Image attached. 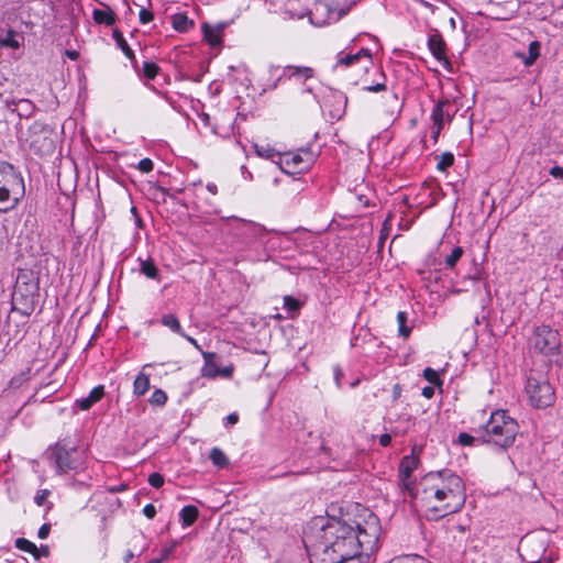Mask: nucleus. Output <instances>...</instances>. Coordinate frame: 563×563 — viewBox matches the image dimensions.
Segmentation results:
<instances>
[{
	"label": "nucleus",
	"mask_w": 563,
	"mask_h": 563,
	"mask_svg": "<svg viewBox=\"0 0 563 563\" xmlns=\"http://www.w3.org/2000/svg\"><path fill=\"white\" fill-rule=\"evenodd\" d=\"M416 498L422 503L428 519L438 520L463 508L465 484L449 468L429 472L419 482Z\"/></svg>",
	"instance_id": "f257e3e1"
},
{
	"label": "nucleus",
	"mask_w": 563,
	"mask_h": 563,
	"mask_svg": "<svg viewBox=\"0 0 563 563\" xmlns=\"http://www.w3.org/2000/svg\"><path fill=\"white\" fill-rule=\"evenodd\" d=\"M312 556L320 563H354L360 556V541L355 528L340 520H329L322 526L313 544Z\"/></svg>",
	"instance_id": "f03ea898"
},
{
	"label": "nucleus",
	"mask_w": 563,
	"mask_h": 563,
	"mask_svg": "<svg viewBox=\"0 0 563 563\" xmlns=\"http://www.w3.org/2000/svg\"><path fill=\"white\" fill-rule=\"evenodd\" d=\"M519 432L518 422L505 410H495L489 420L477 431L482 443L493 444L500 449L511 446Z\"/></svg>",
	"instance_id": "7ed1b4c3"
},
{
	"label": "nucleus",
	"mask_w": 563,
	"mask_h": 563,
	"mask_svg": "<svg viewBox=\"0 0 563 563\" xmlns=\"http://www.w3.org/2000/svg\"><path fill=\"white\" fill-rule=\"evenodd\" d=\"M40 298L38 275L30 269H19L12 294V308L23 316H30Z\"/></svg>",
	"instance_id": "20e7f679"
},
{
	"label": "nucleus",
	"mask_w": 563,
	"mask_h": 563,
	"mask_svg": "<svg viewBox=\"0 0 563 563\" xmlns=\"http://www.w3.org/2000/svg\"><path fill=\"white\" fill-rule=\"evenodd\" d=\"M23 187V179L9 163H0V211L7 212L18 205L16 190Z\"/></svg>",
	"instance_id": "39448f33"
},
{
	"label": "nucleus",
	"mask_w": 563,
	"mask_h": 563,
	"mask_svg": "<svg viewBox=\"0 0 563 563\" xmlns=\"http://www.w3.org/2000/svg\"><path fill=\"white\" fill-rule=\"evenodd\" d=\"M526 395L529 404L537 409L549 408L555 402V391L549 380L531 371L527 376Z\"/></svg>",
	"instance_id": "423d86ee"
},
{
	"label": "nucleus",
	"mask_w": 563,
	"mask_h": 563,
	"mask_svg": "<svg viewBox=\"0 0 563 563\" xmlns=\"http://www.w3.org/2000/svg\"><path fill=\"white\" fill-rule=\"evenodd\" d=\"M531 344L539 353L554 357L551 361L555 364L563 362V346L561 344L560 334L549 325L536 328L531 338Z\"/></svg>",
	"instance_id": "0eeeda50"
},
{
	"label": "nucleus",
	"mask_w": 563,
	"mask_h": 563,
	"mask_svg": "<svg viewBox=\"0 0 563 563\" xmlns=\"http://www.w3.org/2000/svg\"><path fill=\"white\" fill-rule=\"evenodd\" d=\"M354 528L360 541V555L362 553L369 555L376 551L379 539V527L377 523V518L373 516L371 520L366 522L365 527L357 525Z\"/></svg>",
	"instance_id": "6e6552de"
},
{
	"label": "nucleus",
	"mask_w": 563,
	"mask_h": 563,
	"mask_svg": "<svg viewBox=\"0 0 563 563\" xmlns=\"http://www.w3.org/2000/svg\"><path fill=\"white\" fill-rule=\"evenodd\" d=\"M313 162L310 150L303 148L296 153H285L280 156L282 169L286 173H300L307 169Z\"/></svg>",
	"instance_id": "1a4fd4ad"
},
{
	"label": "nucleus",
	"mask_w": 563,
	"mask_h": 563,
	"mask_svg": "<svg viewBox=\"0 0 563 563\" xmlns=\"http://www.w3.org/2000/svg\"><path fill=\"white\" fill-rule=\"evenodd\" d=\"M52 455L54 456L56 467L62 473H66L71 470H76L80 464V461L77 456L78 453L74 449L68 450L64 446L57 445L53 450Z\"/></svg>",
	"instance_id": "9d476101"
},
{
	"label": "nucleus",
	"mask_w": 563,
	"mask_h": 563,
	"mask_svg": "<svg viewBox=\"0 0 563 563\" xmlns=\"http://www.w3.org/2000/svg\"><path fill=\"white\" fill-rule=\"evenodd\" d=\"M428 47L434 58L440 62L445 69L451 70V62L446 57V45L440 33L435 32L429 36Z\"/></svg>",
	"instance_id": "9b49d317"
},
{
	"label": "nucleus",
	"mask_w": 563,
	"mask_h": 563,
	"mask_svg": "<svg viewBox=\"0 0 563 563\" xmlns=\"http://www.w3.org/2000/svg\"><path fill=\"white\" fill-rule=\"evenodd\" d=\"M361 60L365 62V68H367V65L373 64L372 54H371L369 49L361 48L355 54L339 53L334 68H339V67L347 68V67H351V66L360 63Z\"/></svg>",
	"instance_id": "f8f14e48"
},
{
	"label": "nucleus",
	"mask_w": 563,
	"mask_h": 563,
	"mask_svg": "<svg viewBox=\"0 0 563 563\" xmlns=\"http://www.w3.org/2000/svg\"><path fill=\"white\" fill-rule=\"evenodd\" d=\"M455 113L454 106L448 99L440 100L433 108L431 118L434 124H441L451 122Z\"/></svg>",
	"instance_id": "ddd939ff"
},
{
	"label": "nucleus",
	"mask_w": 563,
	"mask_h": 563,
	"mask_svg": "<svg viewBox=\"0 0 563 563\" xmlns=\"http://www.w3.org/2000/svg\"><path fill=\"white\" fill-rule=\"evenodd\" d=\"M104 396V387L98 385L92 388L87 397H82L76 401L77 406L81 410H89L96 402L102 399Z\"/></svg>",
	"instance_id": "4468645a"
},
{
	"label": "nucleus",
	"mask_w": 563,
	"mask_h": 563,
	"mask_svg": "<svg viewBox=\"0 0 563 563\" xmlns=\"http://www.w3.org/2000/svg\"><path fill=\"white\" fill-rule=\"evenodd\" d=\"M205 358V365L201 368V375L208 378L219 376L220 368L214 363L216 353L201 351Z\"/></svg>",
	"instance_id": "2eb2a0df"
},
{
	"label": "nucleus",
	"mask_w": 563,
	"mask_h": 563,
	"mask_svg": "<svg viewBox=\"0 0 563 563\" xmlns=\"http://www.w3.org/2000/svg\"><path fill=\"white\" fill-rule=\"evenodd\" d=\"M314 75V70L310 67L306 66H286L284 76H287L289 79H303L307 80L312 78Z\"/></svg>",
	"instance_id": "dca6fc26"
},
{
	"label": "nucleus",
	"mask_w": 563,
	"mask_h": 563,
	"mask_svg": "<svg viewBox=\"0 0 563 563\" xmlns=\"http://www.w3.org/2000/svg\"><path fill=\"white\" fill-rule=\"evenodd\" d=\"M418 461L412 456H405L399 466V474L401 479L406 486H408V479L410 478L412 472L417 468Z\"/></svg>",
	"instance_id": "f3484780"
},
{
	"label": "nucleus",
	"mask_w": 563,
	"mask_h": 563,
	"mask_svg": "<svg viewBox=\"0 0 563 563\" xmlns=\"http://www.w3.org/2000/svg\"><path fill=\"white\" fill-rule=\"evenodd\" d=\"M203 37L211 46H218L222 43V29L220 26H211L207 23L202 25Z\"/></svg>",
	"instance_id": "a211bd4d"
},
{
	"label": "nucleus",
	"mask_w": 563,
	"mask_h": 563,
	"mask_svg": "<svg viewBox=\"0 0 563 563\" xmlns=\"http://www.w3.org/2000/svg\"><path fill=\"white\" fill-rule=\"evenodd\" d=\"M172 25L177 32L186 33L194 27V21L185 13H177L173 15Z\"/></svg>",
	"instance_id": "6ab92c4d"
},
{
	"label": "nucleus",
	"mask_w": 563,
	"mask_h": 563,
	"mask_svg": "<svg viewBox=\"0 0 563 563\" xmlns=\"http://www.w3.org/2000/svg\"><path fill=\"white\" fill-rule=\"evenodd\" d=\"M113 38L117 43V45L121 48L123 54L126 58H129L133 64L136 63L135 55L133 49L129 46L126 43L122 32H120L118 29L113 30Z\"/></svg>",
	"instance_id": "aec40b11"
},
{
	"label": "nucleus",
	"mask_w": 563,
	"mask_h": 563,
	"mask_svg": "<svg viewBox=\"0 0 563 563\" xmlns=\"http://www.w3.org/2000/svg\"><path fill=\"white\" fill-rule=\"evenodd\" d=\"M92 18L98 24L112 25L115 22V14L110 8H107L106 10H93Z\"/></svg>",
	"instance_id": "412c9836"
},
{
	"label": "nucleus",
	"mask_w": 563,
	"mask_h": 563,
	"mask_svg": "<svg viewBox=\"0 0 563 563\" xmlns=\"http://www.w3.org/2000/svg\"><path fill=\"white\" fill-rule=\"evenodd\" d=\"M150 389V377L144 373H140L133 383V393L136 396H143Z\"/></svg>",
	"instance_id": "4be33fe9"
},
{
	"label": "nucleus",
	"mask_w": 563,
	"mask_h": 563,
	"mask_svg": "<svg viewBox=\"0 0 563 563\" xmlns=\"http://www.w3.org/2000/svg\"><path fill=\"white\" fill-rule=\"evenodd\" d=\"M140 272L151 279H157L159 271L152 260H140Z\"/></svg>",
	"instance_id": "5701e85b"
},
{
	"label": "nucleus",
	"mask_w": 563,
	"mask_h": 563,
	"mask_svg": "<svg viewBox=\"0 0 563 563\" xmlns=\"http://www.w3.org/2000/svg\"><path fill=\"white\" fill-rule=\"evenodd\" d=\"M199 511L195 506H185L180 511V518L185 527L191 526L198 518Z\"/></svg>",
	"instance_id": "b1692460"
},
{
	"label": "nucleus",
	"mask_w": 563,
	"mask_h": 563,
	"mask_svg": "<svg viewBox=\"0 0 563 563\" xmlns=\"http://www.w3.org/2000/svg\"><path fill=\"white\" fill-rule=\"evenodd\" d=\"M15 548L21 551L31 553L35 559H40L42 555L37 547L25 538H18L15 540Z\"/></svg>",
	"instance_id": "393cba45"
},
{
	"label": "nucleus",
	"mask_w": 563,
	"mask_h": 563,
	"mask_svg": "<svg viewBox=\"0 0 563 563\" xmlns=\"http://www.w3.org/2000/svg\"><path fill=\"white\" fill-rule=\"evenodd\" d=\"M209 457L212 461L213 465H216L219 468H223L229 464V459L227 457L224 452L219 448H213L210 452Z\"/></svg>",
	"instance_id": "a878e982"
},
{
	"label": "nucleus",
	"mask_w": 563,
	"mask_h": 563,
	"mask_svg": "<svg viewBox=\"0 0 563 563\" xmlns=\"http://www.w3.org/2000/svg\"><path fill=\"white\" fill-rule=\"evenodd\" d=\"M161 322L163 325L169 328L173 332L178 333L179 335L184 332L180 322L175 314L169 313L163 316Z\"/></svg>",
	"instance_id": "bb28decb"
},
{
	"label": "nucleus",
	"mask_w": 563,
	"mask_h": 563,
	"mask_svg": "<svg viewBox=\"0 0 563 563\" xmlns=\"http://www.w3.org/2000/svg\"><path fill=\"white\" fill-rule=\"evenodd\" d=\"M463 253H464V251L461 246H455L452 250L451 254H449L445 257V267L449 269H453L455 267L456 263L462 257Z\"/></svg>",
	"instance_id": "cd10ccee"
},
{
	"label": "nucleus",
	"mask_w": 563,
	"mask_h": 563,
	"mask_svg": "<svg viewBox=\"0 0 563 563\" xmlns=\"http://www.w3.org/2000/svg\"><path fill=\"white\" fill-rule=\"evenodd\" d=\"M438 158L437 169L440 172H445L454 163V155L450 152L442 153Z\"/></svg>",
	"instance_id": "c85d7f7f"
},
{
	"label": "nucleus",
	"mask_w": 563,
	"mask_h": 563,
	"mask_svg": "<svg viewBox=\"0 0 563 563\" xmlns=\"http://www.w3.org/2000/svg\"><path fill=\"white\" fill-rule=\"evenodd\" d=\"M387 563H431L420 555H400L391 559Z\"/></svg>",
	"instance_id": "c756f323"
},
{
	"label": "nucleus",
	"mask_w": 563,
	"mask_h": 563,
	"mask_svg": "<svg viewBox=\"0 0 563 563\" xmlns=\"http://www.w3.org/2000/svg\"><path fill=\"white\" fill-rule=\"evenodd\" d=\"M167 399V394L163 389H155L152 396L150 397L148 401L153 406L163 407L166 404Z\"/></svg>",
	"instance_id": "7c9ffc66"
},
{
	"label": "nucleus",
	"mask_w": 563,
	"mask_h": 563,
	"mask_svg": "<svg viewBox=\"0 0 563 563\" xmlns=\"http://www.w3.org/2000/svg\"><path fill=\"white\" fill-rule=\"evenodd\" d=\"M2 46L19 48L20 42L16 40V33L13 30H9L3 38L0 40Z\"/></svg>",
	"instance_id": "2f4dec72"
},
{
	"label": "nucleus",
	"mask_w": 563,
	"mask_h": 563,
	"mask_svg": "<svg viewBox=\"0 0 563 563\" xmlns=\"http://www.w3.org/2000/svg\"><path fill=\"white\" fill-rule=\"evenodd\" d=\"M397 321H398V325H399V329H398L399 335H401L404 338H408L410 335L411 329L409 327H407V324H406L407 323V313L404 311H399L397 314Z\"/></svg>",
	"instance_id": "473e14b6"
},
{
	"label": "nucleus",
	"mask_w": 563,
	"mask_h": 563,
	"mask_svg": "<svg viewBox=\"0 0 563 563\" xmlns=\"http://www.w3.org/2000/svg\"><path fill=\"white\" fill-rule=\"evenodd\" d=\"M540 54V44L537 41H533L529 44V57L525 59V65H532Z\"/></svg>",
	"instance_id": "72a5a7b5"
},
{
	"label": "nucleus",
	"mask_w": 563,
	"mask_h": 563,
	"mask_svg": "<svg viewBox=\"0 0 563 563\" xmlns=\"http://www.w3.org/2000/svg\"><path fill=\"white\" fill-rule=\"evenodd\" d=\"M159 71V67L152 62H144L143 63V74L146 79L153 80Z\"/></svg>",
	"instance_id": "f704fd0d"
},
{
	"label": "nucleus",
	"mask_w": 563,
	"mask_h": 563,
	"mask_svg": "<svg viewBox=\"0 0 563 563\" xmlns=\"http://www.w3.org/2000/svg\"><path fill=\"white\" fill-rule=\"evenodd\" d=\"M423 377L429 382L431 383L432 385H441L442 382L439 377V374L437 371H434L433 368L431 367H427L424 368L423 371Z\"/></svg>",
	"instance_id": "c9c22d12"
},
{
	"label": "nucleus",
	"mask_w": 563,
	"mask_h": 563,
	"mask_svg": "<svg viewBox=\"0 0 563 563\" xmlns=\"http://www.w3.org/2000/svg\"><path fill=\"white\" fill-rule=\"evenodd\" d=\"M284 307L290 312H297L300 309L301 303L299 300L295 299L291 296H285Z\"/></svg>",
	"instance_id": "e433bc0d"
},
{
	"label": "nucleus",
	"mask_w": 563,
	"mask_h": 563,
	"mask_svg": "<svg viewBox=\"0 0 563 563\" xmlns=\"http://www.w3.org/2000/svg\"><path fill=\"white\" fill-rule=\"evenodd\" d=\"M255 152L258 156L263 158H274L275 156V150L269 146L255 145Z\"/></svg>",
	"instance_id": "4c0bfd02"
},
{
	"label": "nucleus",
	"mask_w": 563,
	"mask_h": 563,
	"mask_svg": "<svg viewBox=\"0 0 563 563\" xmlns=\"http://www.w3.org/2000/svg\"><path fill=\"white\" fill-rule=\"evenodd\" d=\"M148 483L155 488H159L164 484V477L159 473H152L148 476Z\"/></svg>",
	"instance_id": "58836bf2"
},
{
	"label": "nucleus",
	"mask_w": 563,
	"mask_h": 563,
	"mask_svg": "<svg viewBox=\"0 0 563 563\" xmlns=\"http://www.w3.org/2000/svg\"><path fill=\"white\" fill-rule=\"evenodd\" d=\"M51 495V492L48 489H43V490H40L35 497H34V501L37 506H43L46 504V499L48 498V496Z\"/></svg>",
	"instance_id": "ea45409f"
},
{
	"label": "nucleus",
	"mask_w": 563,
	"mask_h": 563,
	"mask_svg": "<svg viewBox=\"0 0 563 563\" xmlns=\"http://www.w3.org/2000/svg\"><path fill=\"white\" fill-rule=\"evenodd\" d=\"M137 168L142 173H150V172L153 170L154 164H153V162L150 158H143V159L140 161V163L137 165Z\"/></svg>",
	"instance_id": "a19ab883"
},
{
	"label": "nucleus",
	"mask_w": 563,
	"mask_h": 563,
	"mask_svg": "<svg viewBox=\"0 0 563 563\" xmlns=\"http://www.w3.org/2000/svg\"><path fill=\"white\" fill-rule=\"evenodd\" d=\"M475 440L479 441L478 437L475 438V437H473V435H471L468 433H465V432H462V433L459 434V443L461 445H471V444H473V442Z\"/></svg>",
	"instance_id": "79ce46f5"
},
{
	"label": "nucleus",
	"mask_w": 563,
	"mask_h": 563,
	"mask_svg": "<svg viewBox=\"0 0 563 563\" xmlns=\"http://www.w3.org/2000/svg\"><path fill=\"white\" fill-rule=\"evenodd\" d=\"M139 16H140V22L142 24H147L151 21H153V19H154V14L150 10L144 9V8L140 11Z\"/></svg>",
	"instance_id": "37998d69"
},
{
	"label": "nucleus",
	"mask_w": 563,
	"mask_h": 563,
	"mask_svg": "<svg viewBox=\"0 0 563 563\" xmlns=\"http://www.w3.org/2000/svg\"><path fill=\"white\" fill-rule=\"evenodd\" d=\"M382 77L385 79L384 74H382ZM385 89H386L385 80L382 81V82H377L375 85H369V86H365L364 87V90L369 91V92H379V91H383Z\"/></svg>",
	"instance_id": "c03bdc74"
},
{
	"label": "nucleus",
	"mask_w": 563,
	"mask_h": 563,
	"mask_svg": "<svg viewBox=\"0 0 563 563\" xmlns=\"http://www.w3.org/2000/svg\"><path fill=\"white\" fill-rule=\"evenodd\" d=\"M143 514L148 519L154 518L155 515H156V509H155L154 505H152V504L145 505L144 508H143Z\"/></svg>",
	"instance_id": "a18cd8bd"
},
{
	"label": "nucleus",
	"mask_w": 563,
	"mask_h": 563,
	"mask_svg": "<svg viewBox=\"0 0 563 563\" xmlns=\"http://www.w3.org/2000/svg\"><path fill=\"white\" fill-rule=\"evenodd\" d=\"M49 531H51V525L49 523H44L38 529L37 536H38L40 539H46L48 537V534H49Z\"/></svg>",
	"instance_id": "49530a36"
},
{
	"label": "nucleus",
	"mask_w": 563,
	"mask_h": 563,
	"mask_svg": "<svg viewBox=\"0 0 563 563\" xmlns=\"http://www.w3.org/2000/svg\"><path fill=\"white\" fill-rule=\"evenodd\" d=\"M333 374H334V380H335L336 386L341 387V379L344 375L343 371L339 366H335L333 368Z\"/></svg>",
	"instance_id": "de8ad7c7"
},
{
	"label": "nucleus",
	"mask_w": 563,
	"mask_h": 563,
	"mask_svg": "<svg viewBox=\"0 0 563 563\" xmlns=\"http://www.w3.org/2000/svg\"><path fill=\"white\" fill-rule=\"evenodd\" d=\"M549 173L554 178L563 179V167L561 166L552 167Z\"/></svg>",
	"instance_id": "09e8293b"
},
{
	"label": "nucleus",
	"mask_w": 563,
	"mask_h": 563,
	"mask_svg": "<svg viewBox=\"0 0 563 563\" xmlns=\"http://www.w3.org/2000/svg\"><path fill=\"white\" fill-rule=\"evenodd\" d=\"M176 547V542H174L170 547H166L162 549L161 558L165 561L174 551Z\"/></svg>",
	"instance_id": "8fccbe9b"
},
{
	"label": "nucleus",
	"mask_w": 563,
	"mask_h": 563,
	"mask_svg": "<svg viewBox=\"0 0 563 563\" xmlns=\"http://www.w3.org/2000/svg\"><path fill=\"white\" fill-rule=\"evenodd\" d=\"M443 126L441 124H434L433 123V128H432V139H433V142L437 143L438 142V139L440 136V133L442 131Z\"/></svg>",
	"instance_id": "3c124183"
},
{
	"label": "nucleus",
	"mask_w": 563,
	"mask_h": 563,
	"mask_svg": "<svg viewBox=\"0 0 563 563\" xmlns=\"http://www.w3.org/2000/svg\"><path fill=\"white\" fill-rule=\"evenodd\" d=\"M391 442V437L388 433H384L379 437V443L382 446H388Z\"/></svg>",
	"instance_id": "603ef678"
},
{
	"label": "nucleus",
	"mask_w": 563,
	"mask_h": 563,
	"mask_svg": "<svg viewBox=\"0 0 563 563\" xmlns=\"http://www.w3.org/2000/svg\"><path fill=\"white\" fill-rule=\"evenodd\" d=\"M181 336H184L190 344H192L200 353L201 351H203L198 344V342L190 335H187L185 332H183Z\"/></svg>",
	"instance_id": "864d4df0"
},
{
	"label": "nucleus",
	"mask_w": 563,
	"mask_h": 563,
	"mask_svg": "<svg viewBox=\"0 0 563 563\" xmlns=\"http://www.w3.org/2000/svg\"><path fill=\"white\" fill-rule=\"evenodd\" d=\"M232 373H233V367L227 366V367L220 368L219 375L223 376V377H231Z\"/></svg>",
	"instance_id": "5fc2aeb1"
},
{
	"label": "nucleus",
	"mask_w": 563,
	"mask_h": 563,
	"mask_svg": "<svg viewBox=\"0 0 563 563\" xmlns=\"http://www.w3.org/2000/svg\"><path fill=\"white\" fill-rule=\"evenodd\" d=\"M422 395H423L426 398H431V397L434 395V389H433V387H431V386H427V387L422 388Z\"/></svg>",
	"instance_id": "6e6d98bb"
},
{
	"label": "nucleus",
	"mask_w": 563,
	"mask_h": 563,
	"mask_svg": "<svg viewBox=\"0 0 563 563\" xmlns=\"http://www.w3.org/2000/svg\"><path fill=\"white\" fill-rule=\"evenodd\" d=\"M134 556H135V554L132 550H126L123 555L124 563H130Z\"/></svg>",
	"instance_id": "4d7b16f0"
},
{
	"label": "nucleus",
	"mask_w": 563,
	"mask_h": 563,
	"mask_svg": "<svg viewBox=\"0 0 563 563\" xmlns=\"http://www.w3.org/2000/svg\"><path fill=\"white\" fill-rule=\"evenodd\" d=\"M401 394V387L399 384L394 385L393 387V398L394 400L398 399Z\"/></svg>",
	"instance_id": "13d9d810"
},
{
	"label": "nucleus",
	"mask_w": 563,
	"mask_h": 563,
	"mask_svg": "<svg viewBox=\"0 0 563 563\" xmlns=\"http://www.w3.org/2000/svg\"><path fill=\"white\" fill-rule=\"evenodd\" d=\"M227 421H228V423H230V424H235V423L239 421V416H238V413H235V412L230 413V415L227 417Z\"/></svg>",
	"instance_id": "bf43d9fd"
},
{
	"label": "nucleus",
	"mask_w": 563,
	"mask_h": 563,
	"mask_svg": "<svg viewBox=\"0 0 563 563\" xmlns=\"http://www.w3.org/2000/svg\"><path fill=\"white\" fill-rule=\"evenodd\" d=\"M66 55L73 60H76L79 57V53L76 51H66Z\"/></svg>",
	"instance_id": "052dcab7"
},
{
	"label": "nucleus",
	"mask_w": 563,
	"mask_h": 563,
	"mask_svg": "<svg viewBox=\"0 0 563 563\" xmlns=\"http://www.w3.org/2000/svg\"><path fill=\"white\" fill-rule=\"evenodd\" d=\"M207 189H208V191H210L212 195H216V194L218 192V187H217V185H216V184H212V183H210V184H208V185H207Z\"/></svg>",
	"instance_id": "680f3d73"
},
{
	"label": "nucleus",
	"mask_w": 563,
	"mask_h": 563,
	"mask_svg": "<svg viewBox=\"0 0 563 563\" xmlns=\"http://www.w3.org/2000/svg\"><path fill=\"white\" fill-rule=\"evenodd\" d=\"M164 560L159 556L157 559H152L151 561H148V563H162Z\"/></svg>",
	"instance_id": "e2e57ef3"
},
{
	"label": "nucleus",
	"mask_w": 563,
	"mask_h": 563,
	"mask_svg": "<svg viewBox=\"0 0 563 563\" xmlns=\"http://www.w3.org/2000/svg\"><path fill=\"white\" fill-rule=\"evenodd\" d=\"M450 24H451L452 29H455V20H454V18L450 19Z\"/></svg>",
	"instance_id": "0e129e2a"
},
{
	"label": "nucleus",
	"mask_w": 563,
	"mask_h": 563,
	"mask_svg": "<svg viewBox=\"0 0 563 563\" xmlns=\"http://www.w3.org/2000/svg\"><path fill=\"white\" fill-rule=\"evenodd\" d=\"M52 507H53V504H52V503H48V505H47V509H46V510H47V511H48V510H51V509H52Z\"/></svg>",
	"instance_id": "69168bd1"
},
{
	"label": "nucleus",
	"mask_w": 563,
	"mask_h": 563,
	"mask_svg": "<svg viewBox=\"0 0 563 563\" xmlns=\"http://www.w3.org/2000/svg\"><path fill=\"white\" fill-rule=\"evenodd\" d=\"M42 549H43V551H44V554H47V553H48V550H47V548H46V547H45V548H42Z\"/></svg>",
	"instance_id": "338daca9"
},
{
	"label": "nucleus",
	"mask_w": 563,
	"mask_h": 563,
	"mask_svg": "<svg viewBox=\"0 0 563 563\" xmlns=\"http://www.w3.org/2000/svg\"><path fill=\"white\" fill-rule=\"evenodd\" d=\"M142 538V536H135L134 540Z\"/></svg>",
	"instance_id": "774afa93"
}]
</instances>
